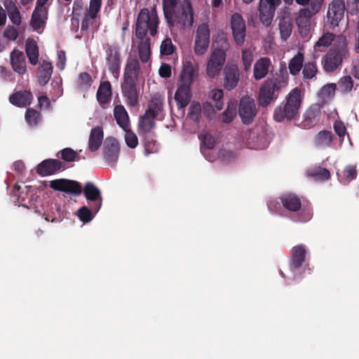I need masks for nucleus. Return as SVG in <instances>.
<instances>
[{
    "label": "nucleus",
    "mask_w": 359,
    "mask_h": 359,
    "mask_svg": "<svg viewBox=\"0 0 359 359\" xmlns=\"http://www.w3.org/2000/svg\"><path fill=\"white\" fill-rule=\"evenodd\" d=\"M50 187L55 191L79 196L83 193L86 200L91 203V208L97 213L102 205V196L100 190L96 185L88 182L83 188L80 182L65 178L53 180L50 182Z\"/></svg>",
    "instance_id": "1"
},
{
    "label": "nucleus",
    "mask_w": 359,
    "mask_h": 359,
    "mask_svg": "<svg viewBox=\"0 0 359 359\" xmlns=\"http://www.w3.org/2000/svg\"><path fill=\"white\" fill-rule=\"evenodd\" d=\"M140 74V65L135 57L129 56L124 68L123 79L121 84V93L130 107L138 104L140 88L137 85Z\"/></svg>",
    "instance_id": "2"
},
{
    "label": "nucleus",
    "mask_w": 359,
    "mask_h": 359,
    "mask_svg": "<svg viewBox=\"0 0 359 359\" xmlns=\"http://www.w3.org/2000/svg\"><path fill=\"white\" fill-rule=\"evenodd\" d=\"M304 92L298 87L290 90L285 100L274 109L273 117L277 122L291 121L299 116Z\"/></svg>",
    "instance_id": "3"
},
{
    "label": "nucleus",
    "mask_w": 359,
    "mask_h": 359,
    "mask_svg": "<svg viewBox=\"0 0 359 359\" xmlns=\"http://www.w3.org/2000/svg\"><path fill=\"white\" fill-rule=\"evenodd\" d=\"M349 55L346 37L339 35L335 42L322 58V65L325 72H333L339 68L343 60Z\"/></svg>",
    "instance_id": "4"
},
{
    "label": "nucleus",
    "mask_w": 359,
    "mask_h": 359,
    "mask_svg": "<svg viewBox=\"0 0 359 359\" xmlns=\"http://www.w3.org/2000/svg\"><path fill=\"white\" fill-rule=\"evenodd\" d=\"M159 20L155 8L151 11L146 8L140 10L135 23V36L139 39L147 38V34L152 36L158 32Z\"/></svg>",
    "instance_id": "5"
},
{
    "label": "nucleus",
    "mask_w": 359,
    "mask_h": 359,
    "mask_svg": "<svg viewBox=\"0 0 359 359\" xmlns=\"http://www.w3.org/2000/svg\"><path fill=\"white\" fill-rule=\"evenodd\" d=\"M194 78V66L191 62L187 61L180 74L178 87L175 94V100L179 109L186 107L191 99L190 86Z\"/></svg>",
    "instance_id": "6"
},
{
    "label": "nucleus",
    "mask_w": 359,
    "mask_h": 359,
    "mask_svg": "<svg viewBox=\"0 0 359 359\" xmlns=\"http://www.w3.org/2000/svg\"><path fill=\"white\" fill-rule=\"evenodd\" d=\"M287 81L280 76L267 79L262 85L258 95L260 106L266 107L276 100L281 90L286 87Z\"/></svg>",
    "instance_id": "7"
},
{
    "label": "nucleus",
    "mask_w": 359,
    "mask_h": 359,
    "mask_svg": "<svg viewBox=\"0 0 359 359\" xmlns=\"http://www.w3.org/2000/svg\"><path fill=\"white\" fill-rule=\"evenodd\" d=\"M324 0H313L308 6L300 8L296 13L295 22L302 35H306L311 29V20L318 13Z\"/></svg>",
    "instance_id": "8"
},
{
    "label": "nucleus",
    "mask_w": 359,
    "mask_h": 359,
    "mask_svg": "<svg viewBox=\"0 0 359 359\" xmlns=\"http://www.w3.org/2000/svg\"><path fill=\"white\" fill-rule=\"evenodd\" d=\"M194 8L191 0H182L172 14L173 24L168 25L173 27L180 25L183 28L191 27L194 25Z\"/></svg>",
    "instance_id": "9"
},
{
    "label": "nucleus",
    "mask_w": 359,
    "mask_h": 359,
    "mask_svg": "<svg viewBox=\"0 0 359 359\" xmlns=\"http://www.w3.org/2000/svg\"><path fill=\"white\" fill-rule=\"evenodd\" d=\"M278 200H271L268 203V208L271 212H274L280 203L283 207L290 212H298L302 208L301 198L293 193H285L282 194Z\"/></svg>",
    "instance_id": "10"
},
{
    "label": "nucleus",
    "mask_w": 359,
    "mask_h": 359,
    "mask_svg": "<svg viewBox=\"0 0 359 359\" xmlns=\"http://www.w3.org/2000/svg\"><path fill=\"white\" fill-rule=\"evenodd\" d=\"M226 52L222 48H216L210 53L207 62L205 72L209 78L218 76L226 61Z\"/></svg>",
    "instance_id": "11"
},
{
    "label": "nucleus",
    "mask_w": 359,
    "mask_h": 359,
    "mask_svg": "<svg viewBox=\"0 0 359 359\" xmlns=\"http://www.w3.org/2000/svg\"><path fill=\"white\" fill-rule=\"evenodd\" d=\"M210 38V31L208 24L202 23L196 29L194 52L196 55L201 56L208 51Z\"/></svg>",
    "instance_id": "12"
},
{
    "label": "nucleus",
    "mask_w": 359,
    "mask_h": 359,
    "mask_svg": "<svg viewBox=\"0 0 359 359\" xmlns=\"http://www.w3.org/2000/svg\"><path fill=\"white\" fill-rule=\"evenodd\" d=\"M257 114L255 100L250 96L241 98L238 106V114L244 124H250Z\"/></svg>",
    "instance_id": "13"
},
{
    "label": "nucleus",
    "mask_w": 359,
    "mask_h": 359,
    "mask_svg": "<svg viewBox=\"0 0 359 359\" xmlns=\"http://www.w3.org/2000/svg\"><path fill=\"white\" fill-rule=\"evenodd\" d=\"M281 0H260L259 4V18L263 25L268 27L271 25L277 7Z\"/></svg>",
    "instance_id": "14"
},
{
    "label": "nucleus",
    "mask_w": 359,
    "mask_h": 359,
    "mask_svg": "<svg viewBox=\"0 0 359 359\" xmlns=\"http://www.w3.org/2000/svg\"><path fill=\"white\" fill-rule=\"evenodd\" d=\"M230 25L236 44L239 46H243L246 36V25L243 16L238 13L232 14Z\"/></svg>",
    "instance_id": "15"
},
{
    "label": "nucleus",
    "mask_w": 359,
    "mask_h": 359,
    "mask_svg": "<svg viewBox=\"0 0 359 359\" xmlns=\"http://www.w3.org/2000/svg\"><path fill=\"white\" fill-rule=\"evenodd\" d=\"M344 0H332L328 6L327 22L333 27L338 26L339 22L344 18Z\"/></svg>",
    "instance_id": "16"
},
{
    "label": "nucleus",
    "mask_w": 359,
    "mask_h": 359,
    "mask_svg": "<svg viewBox=\"0 0 359 359\" xmlns=\"http://www.w3.org/2000/svg\"><path fill=\"white\" fill-rule=\"evenodd\" d=\"M106 61L109 72L118 79L121 69V54L116 46H108L106 48Z\"/></svg>",
    "instance_id": "17"
},
{
    "label": "nucleus",
    "mask_w": 359,
    "mask_h": 359,
    "mask_svg": "<svg viewBox=\"0 0 359 359\" xmlns=\"http://www.w3.org/2000/svg\"><path fill=\"white\" fill-rule=\"evenodd\" d=\"M120 152V147L115 138H107L103 145L102 153L105 161L114 166L117 161Z\"/></svg>",
    "instance_id": "18"
},
{
    "label": "nucleus",
    "mask_w": 359,
    "mask_h": 359,
    "mask_svg": "<svg viewBox=\"0 0 359 359\" xmlns=\"http://www.w3.org/2000/svg\"><path fill=\"white\" fill-rule=\"evenodd\" d=\"M223 86L227 90L234 89L240 79L238 67L235 64H227L223 69Z\"/></svg>",
    "instance_id": "19"
},
{
    "label": "nucleus",
    "mask_w": 359,
    "mask_h": 359,
    "mask_svg": "<svg viewBox=\"0 0 359 359\" xmlns=\"http://www.w3.org/2000/svg\"><path fill=\"white\" fill-rule=\"evenodd\" d=\"M64 166V163L58 159L48 158L38 164L36 171L40 176L46 177L55 174Z\"/></svg>",
    "instance_id": "20"
},
{
    "label": "nucleus",
    "mask_w": 359,
    "mask_h": 359,
    "mask_svg": "<svg viewBox=\"0 0 359 359\" xmlns=\"http://www.w3.org/2000/svg\"><path fill=\"white\" fill-rule=\"evenodd\" d=\"M48 20V8L36 6L30 20L32 29L41 34L46 27Z\"/></svg>",
    "instance_id": "21"
},
{
    "label": "nucleus",
    "mask_w": 359,
    "mask_h": 359,
    "mask_svg": "<svg viewBox=\"0 0 359 359\" xmlns=\"http://www.w3.org/2000/svg\"><path fill=\"white\" fill-rule=\"evenodd\" d=\"M306 249L304 245H297L291 249L290 269L294 273L303 265L306 259Z\"/></svg>",
    "instance_id": "22"
},
{
    "label": "nucleus",
    "mask_w": 359,
    "mask_h": 359,
    "mask_svg": "<svg viewBox=\"0 0 359 359\" xmlns=\"http://www.w3.org/2000/svg\"><path fill=\"white\" fill-rule=\"evenodd\" d=\"M11 65L14 72L16 73L23 75L27 72V64L25 56L22 51L14 48L11 54Z\"/></svg>",
    "instance_id": "23"
},
{
    "label": "nucleus",
    "mask_w": 359,
    "mask_h": 359,
    "mask_svg": "<svg viewBox=\"0 0 359 359\" xmlns=\"http://www.w3.org/2000/svg\"><path fill=\"white\" fill-rule=\"evenodd\" d=\"M320 115V105L318 104H311L304 114L302 126L304 128H311L316 126L318 118Z\"/></svg>",
    "instance_id": "24"
},
{
    "label": "nucleus",
    "mask_w": 359,
    "mask_h": 359,
    "mask_svg": "<svg viewBox=\"0 0 359 359\" xmlns=\"http://www.w3.org/2000/svg\"><path fill=\"white\" fill-rule=\"evenodd\" d=\"M33 95L30 91L19 90L9 96V102L18 107H25L32 103Z\"/></svg>",
    "instance_id": "25"
},
{
    "label": "nucleus",
    "mask_w": 359,
    "mask_h": 359,
    "mask_svg": "<svg viewBox=\"0 0 359 359\" xmlns=\"http://www.w3.org/2000/svg\"><path fill=\"white\" fill-rule=\"evenodd\" d=\"M271 65V62L269 57H263L257 60L253 69V76L255 79L260 80L264 78L268 74Z\"/></svg>",
    "instance_id": "26"
},
{
    "label": "nucleus",
    "mask_w": 359,
    "mask_h": 359,
    "mask_svg": "<svg viewBox=\"0 0 359 359\" xmlns=\"http://www.w3.org/2000/svg\"><path fill=\"white\" fill-rule=\"evenodd\" d=\"M53 74V66L50 62L43 60L39 67L37 75L38 82L40 86H46L50 81Z\"/></svg>",
    "instance_id": "27"
},
{
    "label": "nucleus",
    "mask_w": 359,
    "mask_h": 359,
    "mask_svg": "<svg viewBox=\"0 0 359 359\" xmlns=\"http://www.w3.org/2000/svg\"><path fill=\"white\" fill-rule=\"evenodd\" d=\"M103 130L101 127L93 128L90 133L88 140V149L90 151L95 152L102 144L103 140Z\"/></svg>",
    "instance_id": "28"
},
{
    "label": "nucleus",
    "mask_w": 359,
    "mask_h": 359,
    "mask_svg": "<svg viewBox=\"0 0 359 359\" xmlns=\"http://www.w3.org/2000/svg\"><path fill=\"white\" fill-rule=\"evenodd\" d=\"M25 53L29 62L32 65H37L39 62V47L36 41L32 38H28L25 42Z\"/></svg>",
    "instance_id": "29"
},
{
    "label": "nucleus",
    "mask_w": 359,
    "mask_h": 359,
    "mask_svg": "<svg viewBox=\"0 0 359 359\" xmlns=\"http://www.w3.org/2000/svg\"><path fill=\"white\" fill-rule=\"evenodd\" d=\"M112 92L109 81L102 82L97 91V100L101 105L107 104L111 100Z\"/></svg>",
    "instance_id": "30"
},
{
    "label": "nucleus",
    "mask_w": 359,
    "mask_h": 359,
    "mask_svg": "<svg viewBox=\"0 0 359 359\" xmlns=\"http://www.w3.org/2000/svg\"><path fill=\"white\" fill-rule=\"evenodd\" d=\"M114 116L116 123L123 130L129 128L130 120L127 111L123 105H116L114 109Z\"/></svg>",
    "instance_id": "31"
},
{
    "label": "nucleus",
    "mask_w": 359,
    "mask_h": 359,
    "mask_svg": "<svg viewBox=\"0 0 359 359\" xmlns=\"http://www.w3.org/2000/svg\"><path fill=\"white\" fill-rule=\"evenodd\" d=\"M337 37V36H336L332 33H324L314 44V53H317L324 52L325 49L332 44V42H335Z\"/></svg>",
    "instance_id": "32"
},
{
    "label": "nucleus",
    "mask_w": 359,
    "mask_h": 359,
    "mask_svg": "<svg viewBox=\"0 0 359 359\" xmlns=\"http://www.w3.org/2000/svg\"><path fill=\"white\" fill-rule=\"evenodd\" d=\"M140 40L137 46L138 56L142 63H147L151 59V39L149 38H144Z\"/></svg>",
    "instance_id": "33"
},
{
    "label": "nucleus",
    "mask_w": 359,
    "mask_h": 359,
    "mask_svg": "<svg viewBox=\"0 0 359 359\" xmlns=\"http://www.w3.org/2000/svg\"><path fill=\"white\" fill-rule=\"evenodd\" d=\"M278 27L281 39L286 41L290 36L293 28V23L291 18L284 16L280 18Z\"/></svg>",
    "instance_id": "34"
},
{
    "label": "nucleus",
    "mask_w": 359,
    "mask_h": 359,
    "mask_svg": "<svg viewBox=\"0 0 359 359\" xmlns=\"http://www.w3.org/2000/svg\"><path fill=\"white\" fill-rule=\"evenodd\" d=\"M156 116H152L147 113H144L142 116L139 121V133H150L151 130L155 127V118Z\"/></svg>",
    "instance_id": "35"
},
{
    "label": "nucleus",
    "mask_w": 359,
    "mask_h": 359,
    "mask_svg": "<svg viewBox=\"0 0 359 359\" xmlns=\"http://www.w3.org/2000/svg\"><path fill=\"white\" fill-rule=\"evenodd\" d=\"M179 0H163V11L168 25H172V14L178 7Z\"/></svg>",
    "instance_id": "36"
},
{
    "label": "nucleus",
    "mask_w": 359,
    "mask_h": 359,
    "mask_svg": "<svg viewBox=\"0 0 359 359\" xmlns=\"http://www.w3.org/2000/svg\"><path fill=\"white\" fill-rule=\"evenodd\" d=\"M333 134L330 130L320 131L315 137V144L318 147L326 148L331 146Z\"/></svg>",
    "instance_id": "37"
},
{
    "label": "nucleus",
    "mask_w": 359,
    "mask_h": 359,
    "mask_svg": "<svg viewBox=\"0 0 359 359\" xmlns=\"http://www.w3.org/2000/svg\"><path fill=\"white\" fill-rule=\"evenodd\" d=\"M304 57V54L299 52L290 60L288 69L292 75L296 76L299 73L303 67Z\"/></svg>",
    "instance_id": "38"
},
{
    "label": "nucleus",
    "mask_w": 359,
    "mask_h": 359,
    "mask_svg": "<svg viewBox=\"0 0 359 359\" xmlns=\"http://www.w3.org/2000/svg\"><path fill=\"white\" fill-rule=\"evenodd\" d=\"M143 137V144L144 151L147 154L154 153L156 151V140L154 138V134L150 133H139Z\"/></svg>",
    "instance_id": "39"
},
{
    "label": "nucleus",
    "mask_w": 359,
    "mask_h": 359,
    "mask_svg": "<svg viewBox=\"0 0 359 359\" xmlns=\"http://www.w3.org/2000/svg\"><path fill=\"white\" fill-rule=\"evenodd\" d=\"M163 99L160 96L152 97L149 108L146 110V113L152 116H157L162 111L163 109Z\"/></svg>",
    "instance_id": "40"
},
{
    "label": "nucleus",
    "mask_w": 359,
    "mask_h": 359,
    "mask_svg": "<svg viewBox=\"0 0 359 359\" xmlns=\"http://www.w3.org/2000/svg\"><path fill=\"white\" fill-rule=\"evenodd\" d=\"M307 172L308 175L321 180H327L330 177V171L327 169L319 166L309 170Z\"/></svg>",
    "instance_id": "41"
},
{
    "label": "nucleus",
    "mask_w": 359,
    "mask_h": 359,
    "mask_svg": "<svg viewBox=\"0 0 359 359\" xmlns=\"http://www.w3.org/2000/svg\"><path fill=\"white\" fill-rule=\"evenodd\" d=\"M210 97L215 102V107L217 111H220L224 107V102L222 98L224 97V92L222 89H213L210 93Z\"/></svg>",
    "instance_id": "42"
},
{
    "label": "nucleus",
    "mask_w": 359,
    "mask_h": 359,
    "mask_svg": "<svg viewBox=\"0 0 359 359\" xmlns=\"http://www.w3.org/2000/svg\"><path fill=\"white\" fill-rule=\"evenodd\" d=\"M60 158L66 162L79 161L81 159L79 154L72 148H65L60 151Z\"/></svg>",
    "instance_id": "43"
},
{
    "label": "nucleus",
    "mask_w": 359,
    "mask_h": 359,
    "mask_svg": "<svg viewBox=\"0 0 359 359\" xmlns=\"http://www.w3.org/2000/svg\"><path fill=\"white\" fill-rule=\"evenodd\" d=\"M92 82V78L88 73L81 72L79 75L76 86L78 88L86 90L90 87Z\"/></svg>",
    "instance_id": "44"
},
{
    "label": "nucleus",
    "mask_w": 359,
    "mask_h": 359,
    "mask_svg": "<svg viewBox=\"0 0 359 359\" xmlns=\"http://www.w3.org/2000/svg\"><path fill=\"white\" fill-rule=\"evenodd\" d=\"M95 211L87 206H83L80 208L77 211V215L79 219L83 223H88L90 222L94 217Z\"/></svg>",
    "instance_id": "45"
},
{
    "label": "nucleus",
    "mask_w": 359,
    "mask_h": 359,
    "mask_svg": "<svg viewBox=\"0 0 359 359\" xmlns=\"http://www.w3.org/2000/svg\"><path fill=\"white\" fill-rule=\"evenodd\" d=\"M339 89L343 93L351 91L353 87V80L350 76H344L338 82Z\"/></svg>",
    "instance_id": "46"
},
{
    "label": "nucleus",
    "mask_w": 359,
    "mask_h": 359,
    "mask_svg": "<svg viewBox=\"0 0 359 359\" xmlns=\"http://www.w3.org/2000/svg\"><path fill=\"white\" fill-rule=\"evenodd\" d=\"M8 15L11 21L15 25H20L22 18L18 8L15 4H12L8 8Z\"/></svg>",
    "instance_id": "47"
},
{
    "label": "nucleus",
    "mask_w": 359,
    "mask_h": 359,
    "mask_svg": "<svg viewBox=\"0 0 359 359\" xmlns=\"http://www.w3.org/2000/svg\"><path fill=\"white\" fill-rule=\"evenodd\" d=\"M317 71L318 69L315 62H309L305 63L302 70L304 78L306 79H311L313 78L316 76Z\"/></svg>",
    "instance_id": "48"
},
{
    "label": "nucleus",
    "mask_w": 359,
    "mask_h": 359,
    "mask_svg": "<svg viewBox=\"0 0 359 359\" xmlns=\"http://www.w3.org/2000/svg\"><path fill=\"white\" fill-rule=\"evenodd\" d=\"M201 107L198 102L192 103L188 112V117L194 122H198L201 118Z\"/></svg>",
    "instance_id": "49"
},
{
    "label": "nucleus",
    "mask_w": 359,
    "mask_h": 359,
    "mask_svg": "<svg viewBox=\"0 0 359 359\" xmlns=\"http://www.w3.org/2000/svg\"><path fill=\"white\" fill-rule=\"evenodd\" d=\"M40 114L34 109H27L25 113V119L29 125L35 126L38 124Z\"/></svg>",
    "instance_id": "50"
},
{
    "label": "nucleus",
    "mask_w": 359,
    "mask_h": 359,
    "mask_svg": "<svg viewBox=\"0 0 359 359\" xmlns=\"http://www.w3.org/2000/svg\"><path fill=\"white\" fill-rule=\"evenodd\" d=\"M242 62L245 71L250 69L252 63L253 62L254 55L252 50L250 49L242 50Z\"/></svg>",
    "instance_id": "51"
},
{
    "label": "nucleus",
    "mask_w": 359,
    "mask_h": 359,
    "mask_svg": "<svg viewBox=\"0 0 359 359\" xmlns=\"http://www.w3.org/2000/svg\"><path fill=\"white\" fill-rule=\"evenodd\" d=\"M175 47L172 44L170 39L167 38L164 39L160 46V52L161 55H170L173 53Z\"/></svg>",
    "instance_id": "52"
},
{
    "label": "nucleus",
    "mask_w": 359,
    "mask_h": 359,
    "mask_svg": "<svg viewBox=\"0 0 359 359\" xmlns=\"http://www.w3.org/2000/svg\"><path fill=\"white\" fill-rule=\"evenodd\" d=\"M102 0H90L89 8L86 14L91 18H95L100 11Z\"/></svg>",
    "instance_id": "53"
},
{
    "label": "nucleus",
    "mask_w": 359,
    "mask_h": 359,
    "mask_svg": "<svg viewBox=\"0 0 359 359\" xmlns=\"http://www.w3.org/2000/svg\"><path fill=\"white\" fill-rule=\"evenodd\" d=\"M125 131V141L127 146L130 148L134 149L138 144V139L137 135L133 133L129 128Z\"/></svg>",
    "instance_id": "54"
},
{
    "label": "nucleus",
    "mask_w": 359,
    "mask_h": 359,
    "mask_svg": "<svg viewBox=\"0 0 359 359\" xmlns=\"http://www.w3.org/2000/svg\"><path fill=\"white\" fill-rule=\"evenodd\" d=\"M236 114V107L232 104H229L226 110L222 113V121L224 123H231Z\"/></svg>",
    "instance_id": "55"
},
{
    "label": "nucleus",
    "mask_w": 359,
    "mask_h": 359,
    "mask_svg": "<svg viewBox=\"0 0 359 359\" xmlns=\"http://www.w3.org/2000/svg\"><path fill=\"white\" fill-rule=\"evenodd\" d=\"M343 175L345 180L347 182L355 180L357 177V171L355 165H348L343 171Z\"/></svg>",
    "instance_id": "56"
},
{
    "label": "nucleus",
    "mask_w": 359,
    "mask_h": 359,
    "mask_svg": "<svg viewBox=\"0 0 359 359\" xmlns=\"http://www.w3.org/2000/svg\"><path fill=\"white\" fill-rule=\"evenodd\" d=\"M4 37L11 41H15L18 37V30L12 25H8L3 32Z\"/></svg>",
    "instance_id": "57"
},
{
    "label": "nucleus",
    "mask_w": 359,
    "mask_h": 359,
    "mask_svg": "<svg viewBox=\"0 0 359 359\" xmlns=\"http://www.w3.org/2000/svg\"><path fill=\"white\" fill-rule=\"evenodd\" d=\"M337 86L335 83H328L324 86L320 90V94L324 97H333Z\"/></svg>",
    "instance_id": "58"
},
{
    "label": "nucleus",
    "mask_w": 359,
    "mask_h": 359,
    "mask_svg": "<svg viewBox=\"0 0 359 359\" xmlns=\"http://www.w3.org/2000/svg\"><path fill=\"white\" fill-rule=\"evenodd\" d=\"M216 108L215 105L210 102H205L203 104V112L208 118H212L215 114Z\"/></svg>",
    "instance_id": "59"
},
{
    "label": "nucleus",
    "mask_w": 359,
    "mask_h": 359,
    "mask_svg": "<svg viewBox=\"0 0 359 359\" xmlns=\"http://www.w3.org/2000/svg\"><path fill=\"white\" fill-rule=\"evenodd\" d=\"M215 140L212 135L209 133L203 135L201 140V145L203 147L210 149L215 147Z\"/></svg>",
    "instance_id": "60"
},
{
    "label": "nucleus",
    "mask_w": 359,
    "mask_h": 359,
    "mask_svg": "<svg viewBox=\"0 0 359 359\" xmlns=\"http://www.w3.org/2000/svg\"><path fill=\"white\" fill-rule=\"evenodd\" d=\"M158 74L161 77L168 79L171 76V67L169 65L163 63L158 69Z\"/></svg>",
    "instance_id": "61"
},
{
    "label": "nucleus",
    "mask_w": 359,
    "mask_h": 359,
    "mask_svg": "<svg viewBox=\"0 0 359 359\" xmlns=\"http://www.w3.org/2000/svg\"><path fill=\"white\" fill-rule=\"evenodd\" d=\"M334 129L335 133L340 137H344L346 133V128L344 123L341 121H336L334 123Z\"/></svg>",
    "instance_id": "62"
},
{
    "label": "nucleus",
    "mask_w": 359,
    "mask_h": 359,
    "mask_svg": "<svg viewBox=\"0 0 359 359\" xmlns=\"http://www.w3.org/2000/svg\"><path fill=\"white\" fill-rule=\"evenodd\" d=\"M66 62V55L65 52L64 50H60L57 53V62L56 66L60 70H63L65 69Z\"/></svg>",
    "instance_id": "63"
},
{
    "label": "nucleus",
    "mask_w": 359,
    "mask_h": 359,
    "mask_svg": "<svg viewBox=\"0 0 359 359\" xmlns=\"http://www.w3.org/2000/svg\"><path fill=\"white\" fill-rule=\"evenodd\" d=\"M83 0H75L72 6V13L76 15L80 16L81 12L83 9Z\"/></svg>",
    "instance_id": "64"
}]
</instances>
